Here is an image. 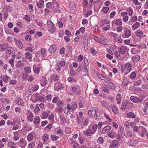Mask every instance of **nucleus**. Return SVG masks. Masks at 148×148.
<instances>
[{
  "instance_id": "obj_40",
  "label": "nucleus",
  "mask_w": 148,
  "mask_h": 148,
  "mask_svg": "<svg viewBox=\"0 0 148 148\" xmlns=\"http://www.w3.org/2000/svg\"><path fill=\"white\" fill-rule=\"evenodd\" d=\"M59 137L56 135H51V138L53 141H55L58 139Z\"/></svg>"
},
{
  "instance_id": "obj_14",
  "label": "nucleus",
  "mask_w": 148,
  "mask_h": 148,
  "mask_svg": "<svg viewBox=\"0 0 148 148\" xmlns=\"http://www.w3.org/2000/svg\"><path fill=\"white\" fill-rule=\"evenodd\" d=\"M15 66L17 68H19L24 66V64L21 60H19L17 62Z\"/></svg>"
},
{
  "instance_id": "obj_16",
  "label": "nucleus",
  "mask_w": 148,
  "mask_h": 148,
  "mask_svg": "<svg viewBox=\"0 0 148 148\" xmlns=\"http://www.w3.org/2000/svg\"><path fill=\"white\" fill-rule=\"evenodd\" d=\"M127 102L126 101H123L122 102V105L121 107L122 108L121 109L123 110V109H125L127 108Z\"/></svg>"
},
{
  "instance_id": "obj_6",
  "label": "nucleus",
  "mask_w": 148,
  "mask_h": 148,
  "mask_svg": "<svg viewBox=\"0 0 148 148\" xmlns=\"http://www.w3.org/2000/svg\"><path fill=\"white\" fill-rule=\"evenodd\" d=\"M131 34V31L129 29L126 30L124 33V34H122V37L123 38L129 37Z\"/></svg>"
},
{
  "instance_id": "obj_27",
  "label": "nucleus",
  "mask_w": 148,
  "mask_h": 148,
  "mask_svg": "<svg viewBox=\"0 0 148 148\" xmlns=\"http://www.w3.org/2000/svg\"><path fill=\"white\" fill-rule=\"evenodd\" d=\"M142 82V80L141 79H139L135 82L133 84V85L138 86Z\"/></svg>"
},
{
  "instance_id": "obj_10",
  "label": "nucleus",
  "mask_w": 148,
  "mask_h": 148,
  "mask_svg": "<svg viewBox=\"0 0 148 148\" xmlns=\"http://www.w3.org/2000/svg\"><path fill=\"white\" fill-rule=\"evenodd\" d=\"M5 50L6 51V52L7 53L9 54L10 55H12L13 54V51H14V49L12 47H7L6 48Z\"/></svg>"
},
{
  "instance_id": "obj_1",
  "label": "nucleus",
  "mask_w": 148,
  "mask_h": 148,
  "mask_svg": "<svg viewBox=\"0 0 148 148\" xmlns=\"http://www.w3.org/2000/svg\"><path fill=\"white\" fill-rule=\"evenodd\" d=\"M144 97H143V99L142 98H138L134 96H131L130 98V100L133 102L135 103L138 102H142L143 101V99Z\"/></svg>"
},
{
  "instance_id": "obj_23",
  "label": "nucleus",
  "mask_w": 148,
  "mask_h": 148,
  "mask_svg": "<svg viewBox=\"0 0 148 148\" xmlns=\"http://www.w3.org/2000/svg\"><path fill=\"white\" fill-rule=\"evenodd\" d=\"M122 133H123V135H124V136L126 138H127L128 137H131L132 136V132L130 131H129L127 132V136L125 135V133L124 132H122Z\"/></svg>"
},
{
  "instance_id": "obj_26",
  "label": "nucleus",
  "mask_w": 148,
  "mask_h": 148,
  "mask_svg": "<svg viewBox=\"0 0 148 148\" xmlns=\"http://www.w3.org/2000/svg\"><path fill=\"white\" fill-rule=\"evenodd\" d=\"M47 26L49 27H53L54 25V24L53 23L52 21L51 20H49L47 21Z\"/></svg>"
},
{
  "instance_id": "obj_11",
  "label": "nucleus",
  "mask_w": 148,
  "mask_h": 148,
  "mask_svg": "<svg viewBox=\"0 0 148 148\" xmlns=\"http://www.w3.org/2000/svg\"><path fill=\"white\" fill-rule=\"evenodd\" d=\"M15 102L16 103L19 105H22L23 102V100L20 97L16 99Z\"/></svg>"
},
{
  "instance_id": "obj_58",
  "label": "nucleus",
  "mask_w": 148,
  "mask_h": 148,
  "mask_svg": "<svg viewBox=\"0 0 148 148\" xmlns=\"http://www.w3.org/2000/svg\"><path fill=\"white\" fill-rule=\"evenodd\" d=\"M16 55V58L17 59H21L22 57L21 54V53L20 52H18Z\"/></svg>"
},
{
  "instance_id": "obj_42",
  "label": "nucleus",
  "mask_w": 148,
  "mask_h": 148,
  "mask_svg": "<svg viewBox=\"0 0 148 148\" xmlns=\"http://www.w3.org/2000/svg\"><path fill=\"white\" fill-rule=\"evenodd\" d=\"M58 75L55 74L53 75V77L51 78V79L53 80L56 81L58 79Z\"/></svg>"
},
{
  "instance_id": "obj_3",
  "label": "nucleus",
  "mask_w": 148,
  "mask_h": 148,
  "mask_svg": "<svg viewBox=\"0 0 148 148\" xmlns=\"http://www.w3.org/2000/svg\"><path fill=\"white\" fill-rule=\"evenodd\" d=\"M14 41L18 47L20 49H22L23 47V45L20 42V39H17L15 38H14Z\"/></svg>"
},
{
  "instance_id": "obj_59",
  "label": "nucleus",
  "mask_w": 148,
  "mask_h": 148,
  "mask_svg": "<svg viewBox=\"0 0 148 148\" xmlns=\"http://www.w3.org/2000/svg\"><path fill=\"white\" fill-rule=\"evenodd\" d=\"M30 89H29L28 90H27L25 92V95L26 97H28L30 95L31 91H30Z\"/></svg>"
},
{
  "instance_id": "obj_48",
  "label": "nucleus",
  "mask_w": 148,
  "mask_h": 148,
  "mask_svg": "<svg viewBox=\"0 0 148 148\" xmlns=\"http://www.w3.org/2000/svg\"><path fill=\"white\" fill-rule=\"evenodd\" d=\"M102 90L103 91L105 92H106L107 93H108L109 92V90L107 87L106 86H104L102 87Z\"/></svg>"
},
{
  "instance_id": "obj_25",
  "label": "nucleus",
  "mask_w": 148,
  "mask_h": 148,
  "mask_svg": "<svg viewBox=\"0 0 148 148\" xmlns=\"http://www.w3.org/2000/svg\"><path fill=\"white\" fill-rule=\"evenodd\" d=\"M143 32L140 30H139L136 32V35L137 37L140 38L141 36L143 35Z\"/></svg>"
},
{
  "instance_id": "obj_56",
  "label": "nucleus",
  "mask_w": 148,
  "mask_h": 148,
  "mask_svg": "<svg viewBox=\"0 0 148 148\" xmlns=\"http://www.w3.org/2000/svg\"><path fill=\"white\" fill-rule=\"evenodd\" d=\"M90 51L93 55H95L96 54L97 51L93 47H92L90 49Z\"/></svg>"
},
{
  "instance_id": "obj_49",
  "label": "nucleus",
  "mask_w": 148,
  "mask_h": 148,
  "mask_svg": "<svg viewBox=\"0 0 148 148\" xmlns=\"http://www.w3.org/2000/svg\"><path fill=\"white\" fill-rule=\"evenodd\" d=\"M146 130L145 129L143 130L141 134V136L142 137H144L145 135H146Z\"/></svg>"
},
{
  "instance_id": "obj_29",
  "label": "nucleus",
  "mask_w": 148,
  "mask_h": 148,
  "mask_svg": "<svg viewBox=\"0 0 148 148\" xmlns=\"http://www.w3.org/2000/svg\"><path fill=\"white\" fill-rule=\"evenodd\" d=\"M71 109L72 110H74L77 107V104L73 102L71 103Z\"/></svg>"
},
{
  "instance_id": "obj_19",
  "label": "nucleus",
  "mask_w": 148,
  "mask_h": 148,
  "mask_svg": "<svg viewBox=\"0 0 148 148\" xmlns=\"http://www.w3.org/2000/svg\"><path fill=\"white\" fill-rule=\"evenodd\" d=\"M121 98V95L118 93L116 98V100L118 104H119L120 103Z\"/></svg>"
},
{
  "instance_id": "obj_18",
  "label": "nucleus",
  "mask_w": 148,
  "mask_h": 148,
  "mask_svg": "<svg viewBox=\"0 0 148 148\" xmlns=\"http://www.w3.org/2000/svg\"><path fill=\"white\" fill-rule=\"evenodd\" d=\"M32 132L29 133L27 136V140L29 142L31 141L32 140L33 138V135L31 134Z\"/></svg>"
},
{
  "instance_id": "obj_46",
  "label": "nucleus",
  "mask_w": 148,
  "mask_h": 148,
  "mask_svg": "<svg viewBox=\"0 0 148 148\" xmlns=\"http://www.w3.org/2000/svg\"><path fill=\"white\" fill-rule=\"evenodd\" d=\"M9 62L11 65L12 67H13L14 66V60L13 59H10L9 61Z\"/></svg>"
},
{
  "instance_id": "obj_7",
  "label": "nucleus",
  "mask_w": 148,
  "mask_h": 148,
  "mask_svg": "<svg viewBox=\"0 0 148 148\" xmlns=\"http://www.w3.org/2000/svg\"><path fill=\"white\" fill-rule=\"evenodd\" d=\"M126 47L125 46H121L118 48V51L119 53L121 54H123L126 52Z\"/></svg>"
},
{
  "instance_id": "obj_17",
  "label": "nucleus",
  "mask_w": 148,
  "mask_h": 148,
  "mask_svg": "<svg viewBox=\"0 0 148 148\" xmlns=\"http://www.w3.org/2000/svg\"><path fill=\"white\" fill-rule=\"evenodd\" d=\"M140 56L139 55H136L132 57V60L133 61H138L140 60Z\"/></svg>"
},
{
  "instance_id": "obj_22",
  "label": "nucleus",
  "mask_w": 148,
  "mask_h": 148,
  "mask_svg": "<svg viewBox=\"0 0 148 148\" xmlns=\"http://www.w3.org/2000/svg\"><path fill=\"white\" fill-rule=\"evenodd\" d=\"M124 66H125L126 68L129 70H130L131 69V64L129 62L125 64Z\"/></svg>"
},
{
  "instance_id": "obj_21",
  "label": "nucleus",
  "mask_w": 148,
  "mask_h": 148,
  "mask_svg": "<svg viewBox=\"0 0 148 148\" xmlns=\"http://www.w3.org/2000/svg\"><path fill=\"white\" fill-rule=\"evenodd\" d=\"M46 50L44 48H42L41 50V53L43 58H45L46 57L45 55Z\"/></svg>"
},
{
  "instance_id": "obj_15",
  "label": "nucleus",
  "mask_w": 148,
  "mask_h": 148,
  "mask_svg": "<svg viewBox=\"0 0 148 148\" xmlns=\"http://www.w3.org/2000/svg\"><path fill=\"white\" fill-rule=\"evenodd\" d=\"M44 3V1L43 0H40L37 3V5L39 8H42L41 6H43Z\"/></svg>"
},
{
  "instance_id": "obj_32",
  "label": "nucleus",
  "mask_w": 148,
  "mask_h": 148,
  "mask_svg": "<svg viewBox=\"0 0 148 148\" xmlns=\"http://www.w3.org/2000/svg\"><path fill=\"white\" fill-rule=\"evenodd\" d=\"M40 118L39 116L34 119V123H39L40 122Z\"/></svg>"
},
{
  "instance_id": "obj_30",
  "label": "nucleus",
  "mask_w": 148,
  "mask_h": 148,
  "mask_svg": "<svg viewBox=\"0 0 148 148\" xmlns=\"http://www.w3.org/2000/svg\"><path fill=\"white\" fill-rule=\"evenodd\" d=\"M48 136L46 134H44L42 136V139L44 142H47L49 138Z\"/></svg>"
},
{
  "instance_id": "obj_60",
  "label": "nucleus",
  "mask_w": 148,
  "mask_h": 148,
  "mask_svg": "<svg viewBox=\"0 0 148 148\" xmlns=\"http://www.w3.org/2000/svg\"><path fill=\"white\" fill-rule=\"evenodd\" d=\"M59 98L58 97H55L53 98L52 100V103H55L57 102V101L59 99Z\"/></svg>"
},
{
  "instance_id": "obj_34",
  "label": "nucleus",
  "mask_w": 148,
  "mask_h": 148,
  "mask_svg": "<svg viewBox=\"0 0 148 148\" xmlns=\"http://www.w3.org/2000/svg\"><path fill=\"white\" fill-rule=\"evenodd\" d=\"M58 85L57 86V90H61L63 88V86L62 84H61L60 83H58Z\"/></svg>"
},
{
  "instance_id": "obj_20",
  "label": "nucleus",
  "mask_w": 148,
  "mask_h": 148,
  "mask_svg": "<svg viewBox=\"0 0 148 148\" xmlns=\"http://www.w3.org/2000/svg\"><path fill=\"white\" fill-rule=\"evenodd\" d=\"M90 109L93 115H95L96 114L97 111L98 110L97 108L95 107H93L91 108Z\"/></svg>"
},
{
  "instance_id": "obj_28",
  "label": "nucleus",
  "mask_w": 148,
  "mask_h": 148,
  "mask_svg": "<svg viewBox=\"0 0 148 148\" xmlns=\"http://www.w3.org/2000/svg\"><path fill=\"white\" fill-rule=\"evenodd\" d=\"M38 99L37 101H41L42 102H44V101H46L45 98L44 96H40Z\"/></svg>"
},
{
  "instance_id": "obj_47",
  "label": "nucleus",
  "mask_w": 148,
  "mask_h": 148,
  "mask_svg": "<svg viewBox=\"0 0 148 148\" xmlns=\"http://www.w3.org/2000/svg\"><path fill=\"white\" fill-rule=\"evenodd\" d=\"M53 5H54V6H56L58 7V8H59V4L57 3V2L55 0H53L52 2Z\"/></svg>"
},
{
  "instance_id": "obj_43",
  "label": "nucleus",
  "mask_w": 148,
  "mask_h": 148,
  "mask_svg": "<svg viewBox=\"0 0 148 148\" xmlns=\"http://www.w3.org/2000/svg\"><path fill=\"white\" fill-rule=\"evenodd\" d=\"M52 7V4L51 2H48L46 4V7L49 9H51Z\"/></svg>"
},
{
  "instance_id": "obj_52",
  "label": "nucleus",
  "mask_w": 148,
  "mask_h": 148,
  "mask_svg": "<svg viewBox=\"0 0 148 148\" xmlns=\"http://www.w3.org/2000/svg\"><path fill=\"white\" fill-rule=\"evenodd\" d=\"M140 24V23H139L138 22H136L132 25V27L135 29H136L138 27Z\"/></svg>"
},
{
  "instance_id": "obj_9",
  "label": "nucleus",
  "mask_w": 148,
  "mask_h": 148,
  "mask_svg": "<svg viewBox=\"0 0 148 148\" xmlns=\"http://www.w3.org/2000/svg\"><path fill=\"white\" fill-rule=\"evenodd\" d=\"M50 113V111L49 110H47L46 112H43L42 114V119H45L47 118L48 117V114Z\"/></svg>"
},
{
  "instance_id": "obj_2",
  "label": "nucleus",
  "mask_w": 148,
  "mask_h": 148,
  "mask_svg": "<svg viewBox=\"0 0 148 148\" xmlns=\"http://www.w3.org/2000/svg\"><path fill=\"white\" fill-rule=\"evenodd\" d=\"M83 42L84 48L85 50L87 51L88 47V38L86 35H84L83 38Z\"/></svg>"
},
{
  "instance_id": "obj_31",
  "label": "nucleus",
  "mask_w": 148,
  "mask_h": 148,
  "mask_svg": "<svg viewBox=\"0 0 148 148\" xmlns=\"http://www.w3.org/2000/svg\"><path fill=\"white\" fill-rule=\"evenodd\" d=\"M24 70L25 72V73H31V69L30 67L29 66H27L25 67L24 68Z\"/></svg>"
},
{
  "instance_id": "obj_61",
  "label": "nucleus",
  "mask_w": 148,
  "mask_h": 148,
  "mask_svg": "<svg viewBox=\"0 0 148 148\" xmlns=\"http://www.w3.org/2000/svg\"><path fill=\"white\" fill-rule=\"evenodd\" d=\"M9 83L10 84L12 85H15L17 83V81L16 80H10L9 82Z\"/></svg>"
},
{
  "instance_id": "obj_35",
  "label": "nucleus",
  "mask_w": 148,
  "mask_h": 148,
  "mask_svg": "<svg viewBox=\"0 0 148 148\" xmlns=\"http://www.w3.org/2000/svg\"><path fill=\"white\" fill-rule=\"evenodd\" d=\"M108 87L112 90H114L116 88V86L112 82H110L109 85Z\"/></svg>"
},
{
  "instance_id": "obj_24",
  "label": "nucleus",
  "mask_w": 148,
  "mask_h": 148,
  "mask_svg": "<svg viewBox=\"0 0 148 148\" xmlns=\"http://www.w3.org/2000/svg\"><path fill=\"white\" fill-rule=\"evenodd\" d=\"M118 143H119L117 140H113L112 142V145H110V146L112 145L114 147H116L118 145Z\"/></svg>"
},
{
  "instance_id": "obj_62",
  "label": "nucleus",
  "mask_w": 148,
  "mask_h": 148,
  "mask_svg": "<svg viewBox=\"0 0 148 148\" xmlns=\"http://www.w3.org/2000/svg\"><path fill=\"white\" fill-rule=\"evenodd\" d=\"M66 34L68 36L71 37V32L68 29H66L65 31Z\"/></svg>"
},
{
  "instance_id": "obj_36",
  "label": "nucleus",
  "mask_w": 148,
  "mask_h": 148,
  "mask_svg": "<svg viewBox=\"0 0 148 148\" xmlns=\"http://www.w3.org/2000/svg\"><path fill=\"white\" fill-rule=\"evenodd\" d=\"M97 142L99 144H102L103 142V137H100L97 140Z\"/></svg>"
},
{
  "instance_id": "obj_41",
  "label": "nucleus",
  "mask_w": 148,
  "mask_h": 148,
  "mask_svg": "<svg viewBox=\"0 0 148 148\" xmlns=\"http://www.w3.org/2000/svg\"><path fill=\"white\" fill-rule=\"evenodd\" d=\"M136 74L134 72H132L130 75V77L131 79H134L136 77Z\"/></svg>"
},
{
  "instance_id": "obj_37",
  "label": "nucleus",
  "mask_w": 148,
  "mask_h": 148,
  "mask_svg": "<svg viewBox=\"0 0 148 148\" xmlns=\"http://www.w3.org/2000/svg\"><path fill=\"white\" fill-rule=\"evenodd\" d=\"M34 73L36 74H38L39 73L40 69L39 67H36L34 68Z\"/></svg>"
},
{
  "instance_id": "obj_45",
  "label": "nucleus",
  "mask_w": 148,
  "mask_h": 148,
  "mask_svg": "<svg viewBox=\"0 0 148 148\" xmlns=\"http://www.w3.org/2000/svg\"><path fill=\"white\" fill-rule=\"evenodd\" d=\"M25 54L27 58H29L30 59L32 58V55L29 53V52H26L25 53Z\"/></svg>"
},
{
  "instance_id": "obj_39",
  "label": "nucleus",
  "mask_w": 148,
  "mask_h": 148,
  "mask_svg": "<svg viewBox=\"0 0 148 148\" xmlns=\"http://www.w3.org/2000/svg\"><path fill=\"white\" fill-rule=\"evenodd\" d=\"M97 76L100 79H101L102 80H105V77L106 76H103L102 75L98 73H97Z\"/></svg>"
},
{
  "instance_id": "obj_50",
  "label": "nucleus",
  "mask_w": 148,
  "mask_h": 148,
  "mask_svg": "<svg viewBox=\"0 0 148 148\" xmlns=\"http://www.w3.org/2000/svg\"><path fill=\"white\" fill-rule=\"evenodd\" d=\"M39 86L38 85H34V86L32 87V90L34 91L37 90L39 88Z\"/></svg>"
},
{
  "instance_id": "obj_54",
  "label": "nucleus",
  "mask_w": 148,
  "mask_h": 148,
  "mask_svg": "<svg viewBox=\"0 0 148 148\" xmlns=\"http://www.w3.org/2000/svg\"><path fill=\"white\" fill-rule=\"evenodd\" d=\"M110 28V25H108L106 27H102V29L103 31L108 30H109Z\"/></svg>"
},
{
  "instance_id": "obj_44",
  "label": "nucleus",
  "mask_w": 148,
  "mask_h": 148,
  "mask_svg": "<svg viewBox=\"0 0 148 148\" xmlns=\"http://www.w3.org/2000/svg\"><path fill=\"white\" fill-rule=\"evenodd\" d=\"M28 8L31 12H33L34 11L33 9V6L32 4H29L28 5Z\"/></svg>"
},
{
  "instance_id": "obj_8",
  "label": "nucleus",
  "mask_w": 148,
  "mask_h": 148,
  "mask_svg": "<svg viewBox=\"0 0 148 148\" xmlns=\"http://www.w3.org/2000/svg\"><path fill=\"white\" fill-rule=\"evenodd\" d=\"M56 49V47L55 45H53L49 47V51L50 53H54Z\"/></svg>"
},
{
  "instance_id": "obj_38",
  "label": "nucleus",
  "mask_w": 148,
  "mask_h": 148,
  "mask_svg": "<svg viewBox=\"0 0 148 148\" xmlns=\"http://www.w3.org/2000/svg\"><path fill=\"white\" fill-rule=\"evenodd\" d=\"M129 82V81L127 79H124L123 80L122 82V85L124 86H127V84H128Z\"/></svg>"
},
{
  "instance_id": "obj_57",
  "label": "nucleus",
  "mask_w": 148,
  "mask_h": 148,
  "mask_svg": "<svg viewBox=\"0 0 148 148\" xmlns=\"http://www.w3.org/2000/svg\"><path fill=\"white\" fill-rule=\"evenodd\" d=\"M83 69V68L81 64H80L79 65L78 68L77 69V72H79L82 70Z\"/></svg>"
},
{
  "instance_id": "obj_5",
  "label": "nucleus",
  "mask_w": 148,
  "mask_h": 148,
  "mask_svg": "<svg viewBox=\"0 0 148 148\" xmlns=\"http://www.w3.org/2000/svg\"><path fill=\"white\" fill-rule=\"evenodd\" d=\"M8 46V45L6 43H4L0 44V51H4Z\"/></svg>"
},
{
  "instance_id": "obj_53",
  "label": "nucleus",
  "mask_w": 148,
  "mask_h": 148,
  "mask_svg": "<svg viewBox=\"0 0 148 148\" xmlns=\"http://www.w3.org/2000/svg\"><path fill=\"white\" fill-rule=\"evenodd\" d=\"M47 79L46 78H45L44 79V82L43 83L41 82L40 84H41V85L42 86H45V85L47 84Z\"/></svg>"
},
{
  "instance_id": "obj_4",
  "label": "nucleus",
  "mask_w": 148,
  "mask_h": 148,
  "mask_svg": "<svg viewBox=\"0 0 148 148\" xmlns=\"http://www.w3.org/2000/svg\"><path fill=\"white\" fill-rule=\"evenodd\" d=\"M111 127L110 125H107L104 127L103 129L102 132L103 134H105L111 130Z\"/></svg>"
},
{
  "instance_id": "obj_63",
  "label": "nucleus",
  "mask_w": 148,
  "mask_h": 148,
  "mask_svg": "<svg viewBox=\"0 0 148 148\" xmlns=\"http://www.w3.org/2000/svg\"><path fill=\"white\" fill-rule=\"evenodd\" d=\"M94 134V133L92 132H89L88 131H86V134L87 136H90L91 135Z\"/></svg>"
},
{
  "instance_id": "obj_64",
  "label": "nucleus",
  "mask_w": 148,
  "mask_h": 148,
  "mask_svg": "<svg viewBox=\"0 0 148 148\" xmlns=\"http://www.w3.org/2000/svg\"><path fill=\"white\" fill-rule=\"evenodd\" d=\"M70 74H71V75L73 77L75 75V71L73 69H72L70 71Z\"/></svg>"
},
{
  "instance_id": "obj_55",
  "label": "nucleus",
  "mask_w": 148,
  "mask_h": 148,
  "mask_svg": "<svg viewBox=\"0 0 148 148\" xmlns=\"http://www.w3.org/2000/svg\"><path fill=\"white\" fill-rule=\"evenodd\" d=\"M34 115L33 114H31L29 115L28 117V120L30 121H32L33 120Z\"/></svg>"
},
{
  "instance_id": "obj_51",
  "label": "nucleus",
  "mask_w": 148,
  "mask_h": 148,
  "mask_svg": "<svg viewBox=\"0 0 148 148\" xmlns=\"http://www.w3.org/2000/svg\"><path fill=\"white\" fill-rule=\"evenodd\" d=\"M109 8L108 7H104L103 8V9H102L103 12L104 13H106L108 12V11L109 10Z\"/></svg>"
},
{
  "instance_id": "obj_13",
  "label": "nucleus",
  "mask_w": 148,
  "mask_h": 148,
  "mask_svg": "<svg viewBox=\"0 0 148 148\" xmlns=\"http://www.w3.org/2000/svg\"><path fill=\"white\" fill-rule=\"evenodd\" d=\"M136 116L134 113L130 112L127 114V117L129 118L134 119L135 117Z\"/></svg>"
},
{
  "instance_id": "obj_33",
  "label": "nucleus",
  "mask_w": 148,
  "mask_h": 148,
  "mask_svg": "<svg viewBox=\"0 0 148 148\" xmlns=\"http://www.w3.org/2000/svg\"><path fill=\"white\" fill-rule=\"evenodd\" d=\"M115 23L116 25L117 26H119L121 25V20L120 19H116Z\"/></svg>"
},
{
  "instance_id": "obj_12",
  "label": "nucleus",
  "mask_w": 148,
  "mask_h": 148,
  "mask_svg": "<svg viewBox=\"0 0 148 148\" xmlns=\"http://www.w3.org/2000/svg\"><path fill=\"white\" fill-rule=\"evenodd\" d=\"M110 107L114 113L116 114L117 113V108L116 106L114 105H111Z\"/></svg>"
}]
</instances>
